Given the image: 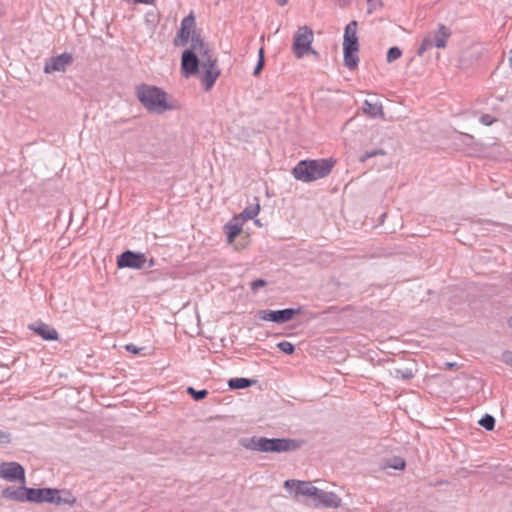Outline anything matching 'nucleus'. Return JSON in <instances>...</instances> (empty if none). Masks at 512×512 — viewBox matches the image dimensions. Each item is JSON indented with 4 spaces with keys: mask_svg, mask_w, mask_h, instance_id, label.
Returning <instances> with one entry per match:
<instances>
[{
    "mask_svg": "<svg viewBox=\"0 0 512 512\" xmlns=\"http://www.w3.org/2000/svg\"><path fill=\"white\" fill-rule=\"evenodd\" d=\"M195 17L191 12L188 16L184 17L181 21V27L177 32L176 37L173 40L175 46H186L189 42L190 47L183 51L181 57V66L186 73L196 71L198 63V55L196 51L203 49V46L207 45L202 39L201 35L196 32Z\"/></svg>",
    "mask_w": 512,
    "mask_h": 512,
    "instance_id": "obj_1",
    "label": "nucleus"
},
{
    "mask_svg": "<svg viewBox=\"0 0 512 512\" xmlns=\"http://www.w3.org/2000/svg\"><path fill=\"white\" fill-rule=\"evenodd\" d=\"M196 55H198L196 71L186 73L181 67L182 75L186 78L199 75L204 90L209 91L214 86L221 73L218 67L217 57L208 48V45L203 46V49L200 51H196Z\"/></svg>",
    "mask_w": 512,
    "mask_h": 512,
    "instance_id": "obj_2",
    "label": "nucleus"
},
{
    "mask_svg": "<svg viewBox=\"0 0 512 512\" xmlns=\"http://www.w3.org/2000/svg\"><path fill=\"white\" fill-rule=\"evenodd\" d=\"M241 445L253 451L259 452H289L295 451L300 447L298 441L286 438H266L253 436L241 440Z\"/></svg>",
    "mask_w": 512,
    "mask_h": 512,
    "instance_id": "obj_3",
    "label": "nucleus"
},
{
    "mask_svg": "<svg viewBox=\"0 0 512 512\" xmlns=\"http://www.w3.org/2000/svg\"><path fill=\"white\" fill-rule=\"evenodd\" d=\"M136 94L138 100L149 112L161 114L173 109V106L167 102V93L159 87L141 84L137 87Z\"/></svg>",
    "mask_w": 512,
    "mask_h": 512,
    "instance_id": "obj_4",
    "label": "nucleus"
},
{
    "mask_svg": "<svg viewBox=\"0 0 512 512\" xmlns=\"http://www.w3.org/2000/svg\"><path fill=\"white\" fill-rule=\"evenodd\" d=\"M333 162L328 159L303 160L292 170L293 176L302 182H312L326 177L332 170Z\"/></svg>",
    "mask_w": 512,
    "mask_h": 512,
    "instance_id": "obj_5",
    "label": "nucleus"
},
{
    "mask_svg": "<svg viewBox=\"0 0 512 512\" xmlns=\"http://www.w3.org/2000/svg\"><path fill=\"white\" fill-rule=\"evenodd\" d=\"M358 23L353 20L349 22L344 30L343 54L345 66L349 69L357 67L359 62V43L357 37Z\"/></svg>",
    "mask_w": 512,
    "mask_h": 512,
    "instance_id": "obj_6",
    "label": "nucleus"
},
{
    "mask_svg": "<svg viewBox=\"0 0 512 512\" xmlns=\"http://www.w3.org/2000/svg\"><path fill=\"white\" fill-rule=\"evenodd\" d=\"M313 31L308 26H301L298 28L294 35L292 50L296 58L301 59L308 52L317 54L315 50L312 49L311 44L313 42Z\"/></svg>",
    "mask_w": 512,
    "mask_h": 512,
    "instance_id": "obj_7",
    "label": "nucleus"
},
{
    "mask_svg": "<svg viewBox=\"0 0 512 512\" xmlns=\"http://www.w3.org/2000/svg\"><path fill=\"white\" fill-rule=\"evenodd\" d=\"M300 313V309L286 308L282 310H260L258 311V318L263 321H270L277 324H283L292 320Z\"/></svg>",
    "mask_w": 512,
    "mask_h": 512,
    "instance_id": "obj_8",
    "label": "nucleus"
},
{
    "mask_svg": "<svg viewBox=\"0 0 512 512\" xmlns=\"http://www.w3.org/2000/svg\"><path fill=\"white\" fill-rule=\"evenodd\" d=\"M147 262L144 253L133 252L131 250L124 251L117 258L119 268L142 269Z\"/></svg>",
    "mask_w": 512,
    "mask_h": 512,
    "instance_id": "obj_9",
    "label": "nucleus"
},
{
    "mask_svg": "<svg viewBox=\"0 0 512 512\" xmlns=\"http://www.w3.org/2000/svg\"><path fill=\"white\" fill-rule=\"evenodd\" d=\"M0 478L10 482L20 481L25 484V470L17 462H2L0 463Z\"/></svg>",
    "mask_w": 512,
    "mask_h": 512,
    "instance_id": "obj_10",
    "label": "nucleus"
},
{
    "mask_svg": "<svg viewBox=\"0 0 512 512\" xmlns=\"http://www.w3.org/2000/svg\"><path fill=\"white\" fill-rule=\"evenodd\" d=\"M284 487L294 496L299 495L314 498L318 493V488L313 486L310 482L289 479L284 482Z\"/></svg>",
    "mask_w": 512,
    "mask_h": 512,
    "instance_id": "obj_11",
    "label": "nucleus"
},
{
    "mask_svg": "<svg viewBox=\"0 0 512 512\" xmlns=\"http://www.w3.org/2000/svg\"><path fill=\"white\" fill-rule=\"evenodd\" d=\"M73 61L70 53H62L58 56L51 57L44 66V72L49 74L52 72H65L68 65Z\"/></svg>",
    "mask_w": 512,
    "mask_h": 512,
    "instance_id": "obj_12",
    "label": "nucleus"
},
{
    "mask_svg": "<svg viewBox=\"0 0 512 512\" xmlns=\"http://www.w3.org/2000/svg\"><path fill=\"white\" fill-rule=\"evenodd\" d=\"M58 492L59 490L55 488H29L26 499L34 503H52L53 496Z\"/></svg>",
    "mask_w": 512,
    "mask_h": 512,
    "instance_id": "obj_13",
    "label": "nucleus"
},
{
    "mask_svg": "<svg viewBox=\"0 0 512 512\" xmlns=\"http://www.w3.org/2000/svg\"><path fill=\"white\" fill-rule=\"evenodd\" d=\"M29 329L39 335L43 340L55 341L59 339L57 330L42 321L30 324Z\"/></svg>",
    "mask_w": 512,
    "mask_h": 512,
    "instance_id": "obj_14",
    "label": "nucleus"
},
{
    "mask_svg": "<svg viewBox=\"0 0 512 512\" xmlns=\"http://www.w3.org/2000/svg\"><path fill=\"white\" fill-rule=\"evenodd\" d=\"M28 492L29 488L24 485L21 487H6L2 490V497L17 502H28L26 499Z\"/></svg>",
    "mask_w": 512,
    "mask_h": 512,
    "instance_id": "obj_15",
    "label": "nucleus"
},
{
    "mask_svg": "<svg viewBox=\"0 0 512 512\" xmlns=\"http://www.w3.org/2000/svg\"><path fill=\"white\" fill-rule=\"evenodd\" d=\"M314 499L323 506L331 508H336L341 503V499L334 492H326L320 489H318V493L315 495Z\"/></svg>",
    "mask_w": 512,
    "mask_h": 512,
    "instance_id": "obj_16",
    "label": "nucleus"
},
{
    "mask_svg": "<svg viewBox=\"0 0 512 512\" xmlns=\"http://www.w3.org/2000/svg\"><path fill=\"white\" fill-rule=\"evenodd\" d=\"M243 221L240 218L235 217L232 221L228 222L224 226V231L227 236V242L231 244L237 235L241 232Z\"/></svg>",
    "mask_w": 512,
    "mask_h": 512,
    "instance_id": "obj_17",
    "label": "nucleus"
},
{
    "mask_svg": "<svg viewBox=\"0 0 512 512\" xmlns=\"http://www.w3.org/2000/svg\"><path fill=\"white\" fill-rule=\"evenodd\" d=\"M449 35L450 33L446 26L439 25L437 32L434 35H431L432 39H434V46L437 48H444Z\"/></svg>",
    "mask_w": 512,
    "mask_h": 512,
    "instance_id": "obj_18",
    "label": "nucleus"
},
{
    "mask_svg": "<svg viewBox=\"0 0 512 512\" xmlns=\"http://www.w3.org/2000/svg\"><path fill=\"white\" fill-rule=\"evenodd\" d=\"M363 111L365 114L373 118L383 115L382 105L380 102H370L369 100H365L363 103Z\"/></svg>",
    "mask_w": 512,
    "mask_h": 512,
    "instance_id": "obj_19",
    "label": "nucleus"
},
{
    "mask_svg": "<svg viewBox=\"0 0 512 512\" xmlns=\"http://www.w3.org/2000/svg\"><path fill=\"white\" fill-rule=\"evenodd\" d=\"M256 380L249 378H231L228 381V386L232 390L245 389L252 386Z\"/></svg>",
    "mask_w": 512,
    "mask_h": 512,
    "instance_id": "obj_20",
    "label": "nucleus"
},
{
    "mask_svg": "<svg viewBox=\"0 0 512 512\" xmlns=\"http://www.w3.org/2000/svg\"><path fill=\"white\" fill-rule=\"evenodd\" d=\"M260 211V205L259 203H256L255 205H249L247 206L242 213L237 217L240 218V221H247L250 219H253L258 215Z\"/></svg>",
    "mask_w": 512,
    "mask_h": 512,
    "instance_id": "obj_21",
    "label": "nucleus"
},
{
    "mask_svg": "<svg viewBox=\"0 0 512 512\" xmlns=\"http://www.w3.org/2000/svg\"><path fill=\"white\" fill-rule=\"evenodd\" d=\"M60 491L53 496L52 504L61 505L67 504L69 506H73L76 503V498L69 492H66L62 497L59 495Z\"/></svg>",
    "mask_w": 512,
    "mask_h": 512,
    "instance_id": "obj_22",
    "label": "nucleus"
},
{
    "mask_svg": "<svg viewBox=\"0 0 512 512\" xmlns=\"http://www.w3.org/2000/svg\"><path fill=\"white\" fill-rule=\"evenodd\" d=\"M391 375L396 379H402V380H410L414 377V373L412 369L405 368V369H394L391 372Z\"/></svg>",
    "mask_w": 512,
    "mask_h": 512,
    "instance_id": "obj_23",
    "label": "nucleus"
},
{
    "mask_svg": "<svg viewBox=\"0 0 512 512\" xmlns=\"http://www.w3.org/2000/svg\"><path fill=\"white\" fill-rule=\"evenodd\" d=\"M434 46V39H432L431 35L425 37L418 49L417 54L422 56L427 50L431 49Z\"/></svg>",
    "mask_w": 512,
    "mask_h": 512,
    "instance_id": "obj_24",
    "label": "nucleus"
},
{
    "mask_svg": "<svg viewBox=\"0 0 512 512\" xmlns=\"http://www.w3.org/2000/svg\"><path fill=\"white\" fill-rule=\"evenodd\" d=\"M478 423L486 430L491 431L495 426V418L492 415L486 414L479 420Z\"/></svg>",
    "mask_w": 512,
    "mask_h": 512,
    "instance_id": "obj_25",
    "label": "nucleus"
},
{
    "mask_svg": "<svg viewBox=\"0 0 512 512\" xmlns=\"http://www.w3.org/2000/svg\"><path fill=\"white\" fill-rule=\"evenodd\" d=\"M187 393L195 400V401H200V400H203L207 395H208V391L205 390V389H202V390H196L194 389L193 387H188L187 388Z\"/></svg>",
    "mask_w": 512,
    "mask_h": 512,
    "instance_id": "obj_26",
    "label": "nucleus"
},
{
    "mask_svg": "<svg viewBox=\"0 0 512 512\" xmlns=\"http://www.w3.org/2000/svg\"><path fill=\"white\" fill-rule=\"evenodd\" d=\"M401 55V50L398 47L394 46L388 50L386 60L388 63H392L393 61L399 59Z\"/></svg>",
    "mask_w": 512,
    "mask_h": 512,
    "instance_id": "obj_27",
    "label": "nucleus"
},
{
    "mask_svg": "<svg viewBox=\"0 0 512 512\" xmlns=\"http://www.w3.org/2000/svg\"><path fill=\"white\" fill-rule=\"evenodd\" d=\"M277 347L285 354L291 355L295 351L294 345L289 341H281L277 344Z\"/></svg>",
    "mask_w": 512,
    "mask_h": 512,
    "instance_id": "obj_28",
    "label": "nucleus"
},
{
    "mask_svg": "<svg viewBox=\"0 0 512 512\" xmlns=\"http://www.w3.org/2000/svg\"><path fill=\"white\" fill-rule=\"evenodd\" d=\"M263 66H264V49L260 48L259 49V59H258L257 65L253 71V75L258 76L260 74Z\"/></svg>",
    "mask_w": 512,
    "mask_h": 512,
    "instance_id": "obj_29",
    "label": "nucleus"
},
{
    "mask_svg": "<svg viewBox=\"0 0 512 512\" xmlns=\"http://www.w3.org/2000/svg\"><path fill=\"white\" fill-rule=\"evenodd\" d=\"M385 152L382 150V149H374V150H371V151H367L365 152L361 157H360V161L361 162H365L366 160L372 158V157H375L377 155H383Z\"/></svg>",
    "mask_w": 512,
    "mask_h": 512,
    "instance_id": "obj_30",
    "label": "nucleus"
},
{
    "mask_svg": "<svg viewBox=\"0 0 512 512\" xmlns=\"http://www.w3.org/2000/svg\"><path fill=\"white\" fill-rule=\"evenodd\" d=\"M390 467L396 470H402L405 467V461L402 458H394L390 464Z\"/></svg>",
    "mask_w": 512,
    "mask_h": 512,
    "instance_id": "obj_31",
    "label": "nucleus"
},
{
    "mask_svg": "<svg viewBox=\"0 0 512 512\" xmlns=\"http://www.w3.org/2000/svg\"><path fill=\"white\" fill-rule=\"evenodd\" d=\"M495 121V118L492 117L491 115L489 114H483L481 117H480V122L483 124V125H486V126H490L494 123Z\"/></svg>",
    "mask_w": 512,
    "mask_h": 512,
    "instance_id": "obj_32",
    "label": "nucleus"
},
{
    "mask_svg": "<svg viewBox=\"0 0 512 512\" xmlns=\"http://www.w3.org/2000/svg\"><path fill=\"white\" fill-rule=\"evenodd\" d=\"M266 285V281L263 279H256L251 282L252 291H257L259 288L264 287Z\"/></svg>",
    "mask_w": 512,
    "mask_h": 512,
    "instance_id": "obj_33",
    "label": "nucleus"
},
{
    "mask_svg": "<svg viewBox=\"0 0 512 512\" xmlns=\"http://www.w3.org/2000/svg\"><path fill=\"white\" fill-rule=\"evenodd\" d=\"M125 349H126L128 352L132 353V354H138L140 351H142V350H143V347H137L136 345H134V344H132V343H131V344H127V345L125 346Z\"/></svg>",
    "mask_w": 512,
    "mask_h": 512,
    "instance_id": "obj_34",
    "label": "nucleus"
},
{
    "mask_svg": "<svg viewBox=\"0 0 512 512\" xmlns=\"http://www.w3.org/2000/svg\"><path fill=\"white\" fill-rule=\"evenodd\" d=\"M502 359L507 365L512 367V352L511 351L504 352L502 355Z\"/></svg>",
    "mask_w": 512,
    "mask_h": 512,
    "instance_id": "obj_35",
    "label": "nucleus"
},
{
    "mask_svg": "<svg viewBox=\"0 0 512 512\" xmlns=\"http://www.w3.org/2000/svg\"><path fill=\"white\" fill-rule=\"evenodd\" d=\"M7 440H8V435L3 432H0V442H5Z\"/></svg>",
    "mask_w": 512,
    "mask_h": 512,
    "instance_id": "obj_36",
    "label": "nucleus"
},
{
    "mask_svg": "<svg viewBox=\"0 0 512 512\" xmlns=\"http://www.w3.org/2000/svg\"><path fill=\"white\" fill-rule=\"evenodd\" d=\"M276 2L278 3V5L284 6L287 4L288 0H276Z\"/></svg>",
    "mask_w": 512,
    "mask_h": 512,
    "instance_id": "obj_37",
    "label": "nucleus"
},
{
    "mask_svg": "<svg viewBox=\"0 0 512 512\" xmlns=\"http://www.w3.org/2000/svg\"><path fill=\"white\" fill-rule=\"evenodd\" d=\"M456 364L455 363H446V366L449 367V368H452L454 367Z\"/></svg>",
    "mask_w": 512,
    "mask_h": 512,
    "instance_id": "obj_38",
    "label": "nucleus"
},
{
    "mask_svg": "<svg viewBox=\"0 0 512 512\" xmlns=\"http://www.w3.org/2000/svg\"><path fill=\"white\" fill-rule=\"evenodd\" d=\"M370 5V8L368 9V13H372V7H374V4H369Z\"/></svg>",
    "mask_w": 512,
    "mask_h": 512,
    "instance_id": "obj_39",
    "label": "nucleus"
},
{
    "mask_svg": "<svg viewBox=\"0 0 512 512\" xmlns=\"http://www.w3.org/2000/svg\"><path fill=\"white\" fill-rule=\"evenodd\" d=\"M508 325L512 328V317L508 320Z\"/></svg>",
    "mask_w": 512,
    "mask_h": 512,
    "instance_id": "obj_40",
    "label": "nucleus"
},
{
    "mask_svg": "<svg viewBox=\"0 0 512 512\" xmlns=\"http://www.w3.org/2000/svg\"><path fill=\"white\" fill-rule=\"evenodd\" d=\"M376 0H368V4L375 2Z\"/></svg>",
    "mask_w": 512,
    "mask_h": 512,
    "instance_id": "obj_41",
    "label": "nucleus"
},
{
    "mask_svg": "<svg viewBox=\"0 0 512 512\" xmlns=\"http://www.w3.org/2000/svg\"><path fill=\"white\" fill-rule=\"evenodd\" d=\"M152 266H153V261L151 260L150 264H149V267H152Z\"/></svg>",
    "mask_w": 512,
    "mask_h": 512,
    "instance_id": "obj_42",
    "label": "nucleus"
}]
</instances>
